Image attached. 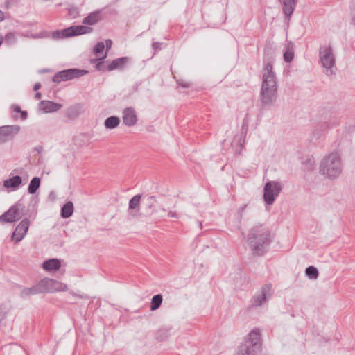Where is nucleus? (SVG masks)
<instances>
[{
  "label": "nucleus",
  "instance_id": "9",
  "mask_svg": "<svg viewBox=\"0 0 355 355\" xmlns=\"http://www.w3.org/2000/svg\"><path fill=\"white\" fill-rule=\"evenodd\" d=\"M25 207L20 203L12 206L8 211L0 216V221L12 223L19 220L24 215Z\"/></svg>",
  "mask_w": 355,
  "mask_h": 355
},
{
  "label": "nucleus",
  "instance_id": "48",
  "mask_svg": "<svg viewBox=\"0 0 355 355\" xmlns=\"http://www.w3.org/2000/svg\"><path fill=\"white\" fill-rule=\"evenodd\" d=\"M4 19V14L3 12L0 10V22L2 21Z\"/></svg>",
  "mask_w": 355,
  "mask_h": 355
},
{
  "label": "nucleus",
  "instance_id": "39",
  "mask_svg": "<svg viewBox=\"0 0 355 355\" xmlns=\"http://www.w3.org/2000/svg\"><path fill=\"white\" fill-rule=\"evenodd\" d=\"M105 56H106V55H104L103 58H100V59H99L100 62H99L96 64V69H97V70H98V71L102 70V68H103V60H104V59H105Z\"/></svg>",
  "mask_w": 355,
  "mask_h": 355
},
{
  "label": "nucleus",
  "instance_id": "45",
  "mask_svg": "<svg viewBox=\"0 0 355 355\" xmlns=\"http://www.w3.org/2000/svg\"><path fill=\"white\" fill-rule=\"evenodd\" d=\"M41 87H42V85L40 83H35L33 87V90L37 91L38 89H40L41 88Z\"/></svg>",
  "mask_w": 355,
  "mask_h": 355
},
{
  "label": "nucleus",
  "instance_id": "21",
  "mask_svg": "<svg viewBox=\"0 0 355 355\" xmlns=\"http://www.w3.org/2000/svg\"><path fill=\"white\" fill-rule=\"evenodd\" d=\"M282 5V11L286 18L293 15L297 4V0H279Z\"/></svg>",
  "mask_w": 355,
  "mask_h": 355
},
{
  "label": "nucleus",
  "instance_id": "22",
  "mask_svg": "<svg viewBox=\"0 0 355 355\" xmlns=\"http://www.w3.org/2000/svg\"><path fill=\"white\" fill-rule=\"evenodd\" d=\"M61 267V261L56 258L49 259L42 263V268L48 272L57 271Z\"/></svg>",
  "mask_w": 355,
  "mask_h": 355
},
{
  "label": "nucleus",
  "instance_id": "12",
  "mask_svg": "<svg viewBox=\"0 0 355 355\" xmlns=\"http://www.w3.org/2000/svg\"><path fill=\"white\" fill-rule=\"evenodd\" d=\"M44 293H54L58 291H66L67 286L57 280L44 278L41 280Z\"/></svg>",
  "mask_w": 355,
  "mask_h": 355
},
{
  "label": "nucleus",
  "instance_id": "52",
  "mask_svg": "<svg viewBox=\"0 0 355 355\" xmlns=\"http://www.w3.org/2000/svg\"><path fill=\"white\" fill-rule=\"evenodd\" d=\"M239 143H240V145H242L241 139H240Z\"/></svg>",
  "mask_w": 355,
  "mask_h": 355
},
{
  "label": "nucleus",
  "instance_id": "17",
  "mask_svg": "<svg viewBox=\"0 0 355 355\" xmlns=\"http://www.w3.org/2000/svg\"><path fill=\"white\" fill-rule=\"evenodd\" d=\"M130 58L128 57H121L113 60L107 67V70L109 71L113 70H122L125 68V65L130 61Z\"/></svg>",
  "mask_w": 355,
  "mask_h": 355
},
{
  "label": "nucleus",
  "instance_id": "41",
  "mask_svg": "<svg viewBox=\"0 0 355 355\" xmlns=\"http://www.w3.org/2000/svg\"><path fill=\"white\" fill-rule=\"evenodd\" d=\"M177 83L183 87L188 88L190 87L191 84L189 83L183 82L182 80H178Z\"/></svg>",
  "mask_w": 355,
  "mask_h": 355
},
{
  "label": "nucleus",
  "instance_id": "14",
  "mask_svg": "<svg viewBox=\"0 0 355 355\" xmlns=\"http://www.w3.org/2000/svg\"><path fill=\"white\" fill-rule=\"evenodd\" d=\"M157 203L156 196H149L144 197L143 200L144 216H150L156 212L155 205Z\"/></svg>",
  "mask_w": 355,
  "mask_h": 355
},
{
  "label": "nucleus",
  "instance_id": "5",
  "mask_svg": "<svg viewBox=\"0 0 355 355\" xmlns=\"http://www.w3.org/2000/svg\"><path fill=\"white\" fill-rule=\"evenodd\" d=\"M320 62L324 68L327 76L335 74L336 67L335 66V55L332 47L330 45L320 46L319 50Z\"/></svg>",
  "mask_w": 355,
  "mask_h": 355
},
{
  "label": "nucleus",
  "instance_id": "38",
  "mask_svg": "<svg viewBox=\"0 0 355 355\" xmlns=\"http://www.w3.org/2000/svg\"><path fill=\"white\" fill-rule=\"evenodd\" d=\"M246 207H247V205L245 204V205H243L242 206H241L239 208V209L237 211V214L239 215L238 218L239 220H241V218H242V213H243V211H244V209H245Z\"/></svg>",
  "mask_w": 355,
  "mask_h": 355
},
{
  "label": "nucleus",
  "instance_id": "8",
  "mask_svg": "<svg viewBox=\"0 0 355 355\" xmlns=\"http://www.w3.org/2000/svg\"><path fill=\"white\" fill-rule=\"evenodd\" d=\"M88 73V71L84 69H78L76 68L64 69L56 73L53 78L54 83H59L61 81H66L79 78Z\"/></svg>",
  "mask_w": 355,
  "mask_h": 355
},
{
  "label": "nucleus",
  "instance_id": "26",
  "mask_svg": "<svg viewBox=\"0 0 355 355\" xmlns=\"http://www.w3.org/2000/svg\"><path fill=\"white\" fill-rule=\"evenodd\" d=\"M283 56L286 62H291L293 60L294 58V44L292 42L287 44Z\"/></svg>",
  "mask_w": 355,
  "mask_h": 355
},
{
  "label": "nucleus",
  "instance_id": "33",
  "mask_svg": "<svg viewBox=\"0 0 355 355\" xmlns=\"http://www.w3.org/2000/svg\"><path fill=\"white\" fill-rule=\"evenodd\" d=\"M105 49V44L103 42H97L93 49L94 53L98 55L101 53Z\"/></svg>",
  "mask_w": 355,
  "mask_h": 355
},
{
  "label": "nucleus",
  "instance_id": "24",
  "mask_svg": "<svg viewBox=\"0 0 355 355\" xmlns=\"http://www.w3.org/2000/svg\"><path fill=\"white\" fill-rule=\"evenodd\" d=\"M101 20V10H96L85 17L82 21L83 24L94 25Z\"/></svg>",
  "mask_w": 355,
  "mask_h": 355
},
{
  "label": "nucleus",
  "instance_id": "2",
  "mask_svg": "<svg viewBox=\"0 0 355 355\" xmlns=\"http://www.w3.org/2000/svg\"><path fill=\"white\" fill-rule=\"evenodd\" d=\"M248 243L253 255L262 256L270 243V234L261 226L254 227L250 230Z\"/></svg>",
  "mask_w": 355,
  "mask_h": 355
},
{
  "label": "nucleus",
  "instance_id": "43",
  "mask_svg": "<svg viewBox=\"0 0 355 355\" xmlns=\"http://www.w3.org/2000/svg\"><path fill=\"white\" fill-rule=\"evenodd\" d=\"M168 216L171 217V218H179L178 214H177L176 212H173V211H169L168 214Z\"/></svg>",
  "mask_w": 355,
  "mask_h": 355
},
{
  "label": "nucleus",
  "instance_id": "42",
  "mask_svg": "<svg viewBox=\"0 0 355 355\" xmlns=\"http://www.w3.org/2000/svg\"><path fill=\"white\" fill-rule=\"evenodd\" d=\"M112 45V41L110 39H107L105 40V46H106L107 51L111 49Z\"/></svg>",
  "mask_w": 355,
  "mask_h": 355
},
{
  "label": "nucleus",
  "instance_id": "11",
  "mask_svg": "<svg viewBox=\"0 0 355 355\" xmlns=\"http://www.w3.org/2000/svg\"><path fill=\"white\" fill-rule=\"evenodd\" d=\"M20 130L21 127L18 125L1 126L0 145L13 139Z\"/></svg>",
  "mask_w": 355,
  "mask_h": 355
},
{
  "label": "nucleus",
  "instance_id": "15",
  "mask_svg": "<svg viewBox=\"0 0 355 355\" xmlns=\"http://www.w3.org/2000/svg\"><path fill=\"white\" fill-rule=\"evenodd\" d=\"M123 123L128 126L132 127L137 122V116L135 110L132 107H128L123 110L122 112Z\"/></svg>",
  "mask_w": 355,
  "mask_h": 355
},
{
  "label": "nucleus",
  "instance_id": "40",
  "mask_svg": "<svg viewBox=\"0 0 355 355\" xmlns=\"http://www.w3.org/2000/svg\"><path fill=\"white\" fill-rule=\"evenodd\" d=\"M11 109L14 112L20 113L21 112V107L17 105H12Z\"/></svg>",
  "mask_w": 355,
  "mask_h": 355
},
{
  "label": "nucleus",
  "instance_id": "37",
  "mask_svg": "<svg viewBox=\"0 0 355 355\" xmlns=\"http://www.w3.org/2000/svg\"><path fill=\"white\" fill-rule=\"evenodd\" d=\"M128 215L130 216H131L132 218H135V217H141V216H144V214L143 212H140L139 213V209H137V210L135 209V210H128Z\"/></svg>",
  "mask_w": 355,
  "mask_h": 355
},
{
  "label": "nucleus",
  "instance_id": "34",
  "mask_svg": "<svg viewBox=\"0 0 355 355\" xmlns=\"http://www.w3.org/2000/svg\"><path fill=\"white\" fill-rule=\"evenodd\" d=\"M9 311L10 309L6 307L5 305H0V323L6 318Z\"/></svg>",
  "mask_w": 355,
  "mask_h": 355
},
{
  "label": "nucleus",
  "instance_id": "4",
  "mask_svg": "<svg viewBox=\"0 0 355 355\" xmlns=\"http://www.w3.org/2000/svg\"><path fill=\"white\" fill-rule=\"evenodd\" d=\"M260 350L259 332L253 330L249 334V337L239 346L236 355H257Z\"/></svg>",
  "mask_w": 355,
  "mask_h": 355
},
{
  "label": "nucleus",
  "instance_id": "7",
  "mask_svg": "<svg viewBox=\"0 0 355 355\" xmlns=\"http://www.w3.org/2000/svg\"><path fill=\"white\" fill-rule=\"evenodd\" d=\"M282 190L279 182L269 181L263 188V200L268 205H272Z\"/></svg>",
  "mask_w": 355,
  "mask_h": 355
},
{
  "label": "nucleus",
  "instance_id": "51",
  "mask_svg": "<svg viewBox=\"0 0 355 355\" xmlns=\"http://www.w3.org/2000/svg\"><path fill=\"white\" fill-rule=\"evenodd\" d=\"M199 226H200V228L202 227V223L201 222H199Z\"/></svg>",
  "mask_w": 355,
  "mask_h": 355
},
{
  "label": "nucleus",
  "instance_id": "10",
  "mask_svg": "<svg viewBox=\"0 0 355 355\" xmlns=\"http://www.w3.org/2000/svg\"><path fill=\"white\" fill-rule=\"evenodd\" d=\"M272 295V284L270 283L263 285L259 292L254 294L252 299V306H260Z\"/></svg>",
  "mask_w": 355,
  "mask_h": 355
},
{
  "label": "nucleus",
  "instance_id": "18",
  "mask_svg": "<svg viewBox=\"0 0 355 355\" xmlns=\"http://www.w3.org/2000/svg\"><path fill=\"white\" fill-rule=\"evenodd\" d=\"M84 112V105L76 103L68 107L65 111V116L70 120H74Z\"/></svg>",
  "mask_w": 355,
  "mask_h": 355
},
{
  "label": "nucleus",
  "instance_id": "23",
  "mask_svg": "<svg viewBox=\"0 0 355 355\" xmlns=\"http://www.w3.org/2000/svg\"><path fill=\"white\" fill-rule=\"evenodd\" d=\"M337 123H328V122H320L318 124L316 128L314 130L313 133L317 137H320L324 133H325L329 128L333 126L337 125Z\"/></svg>",
  "mask_w": 355,
  "mask_h": 355
},
{
  "label": "nucleus",
  "instance_id": "44",
  "mask_svg": "<svg viewBox=\"0 0 355 355\" xmlns=\"http://www.w3.org/2000/svg\"><path fill=\"white\" fill-rule=\"evenodd\" d=\"M20 114L21 120H26L28 117V112L26 111L21 110V112H20Z\"/></svg>",
  "mask_w": 355,
  "mask_h": 355
},
{
  "label": "nucleus",
  "instance_id": "30",
  "mask_svg": "<svg viewBox=\"0 0 355 355\" xmlns=\"http://www.w3.org/2000/svg\"><path fill=\"white\" fill-rule=\"evenodd\" d=\"M141 198V194L134 196L129 201L128 209L129 210H135L139 207L140 200Z\"/></svg>",
  "mask_w": 355,
  "mask_h": 355
},
{
  "label": "nucleus",
  "instance_id": "46",
  "mask_svg": "<svg viewBox=\"0 0 355 355\" xmlns=\"http://www.w3.org/2000/svg\"><path fill=\"white\" fill-rule=\"evenodd\" d=\"M160 45H161V43H159V42H154L153 44V47L155 49H160Z\"/></svg>",
  "mask_w": 355,
  "mask_h": 355
},
{
  "label": "nucleus",
  "instance_id": "6",
  "mask_svg": "<svg viewBox=\"0 0 355 355\" xmlns=\"http://www.w3.org/2000/svg\"><path fill=\"white\" fill-rule=\"evenodd\" d=\"M92 31V28L83 25L71 26L60 31L58 30L54 31L52 34V38L54 40L64 39L70 37L89 33Z\"/></svg>",
  "mask_w": 355,
  "mask_h": 355
},
{
  "label": "nucleus",
  "instance_id": "36",
  "mask_svg": "<svg viewBox=\"0 0 355 355\" xmlns=\"http://www.w3.org/2000/svg\"><path fill=\"white\" fill-rule=\"evenodd\" d=\"M15 35L13 33H8L5 35L4 40L8 44H12L15 42Z\"/></svg>",
  "mask_w": 355,
  "mask_h": 355
},
{
  "label": "nucleus",
  "instance_id": "1",
  "mask_svg": "<svg viewBox=\"0 0 355 355\" xmlns=\"http://www.w3.org/2000/svg\"><path fill=\"white\" fill-rule=\"evenodd\" d=\"M277 98V78L272 71V64L268 62L264 68L260 90L261 108H269Z\"/></svg>",
  "mask_w": 355,
  "mask_h": 355
},
{
  "label": "nucleus",
  "instance_id": "31",
  "mask_svg": "<svg viewBox=\"0 0 355 355\" xmlns=\"http://www.w3.org/2000/svg\"><path fill=\"white\" fill-rule=\"evenodd\" d=\"M305 273L308 277L315 279L318 277L319 272L317 268L310 266L306 268Z\"/></svg>",
  "mask_w": 355,
  "mask_h": 355
},
{
  "label": "nucleus",
  "instance_id": "35",
  "mask_svg": "<svg viewBox=\"0 0 355 355\" xmlns=\"http://www.w3.org/2000/svg\"><path fill=\"white\" fill-rule=\"evenodd\" d=\"M68 12L72 18H76L79 15V9L75 6H71L69 8Z\"/></svg>",
  "mask_w": 355,
  "mask_h": 355
},
{
  "label": "nucleus",
  "instance_id": "50",
  "mask_svg": "<svg viewBox=\"0 0 355 355\" xmlns=\"http://www.w3.org/2000/svg\"><path fill=\"white\" fill-rule=\"evenodd\" d=\"M13 172H15V173H19V169H15V170L13 171Z\"/></svg>",
  "mask_w": 355,
  "mask_h": 355
},
{
  "label": "nucleus",
  "instance_id": "29",
  "mask_svg": "<svg viewBox=\"0 0 355 355\" xmlns=\"http://www.w3.org/2000/svg\"><path fill=\"white\" fill-rule=\"evenodd\" d=\"M162 302H163V297L161 294H157V295H154L152 297L151 302H150V311H154L158 309L161 306Z\"/></svg>",
  "mask_w": 355,
  "mask_h": 355
},
{
  "label": "nucleus",
  "instance_id": "53",
  "mask_svg": "<svg viewBox=\"0 0 355 355\" xmlns=\"http://www.w3.org/2000/svg\"><path fill=\"white\" fill-rule=\"evenodd\" d=\"M162 210L163 211H166V209H165L164 208H162Z\"/></svg>",
  "mask_w": 355,
  "mask_h": 355
},
{
  "label": "nucleus",
  "instance_id": "20",
  "mask_svg": "<svg viewBox=\"0 0 355 355\" xmlns=\"http://www.w3.org/2000/svg\"><path fill=\"white\" fill-rule=\"evenodd\" d=\"M23 184L22 178L15 175L3 181V187L11 191H16Z\"/></svg>",
  "mask_w": 355,
  "mask_h": 355
},
{
  "label": "nucleus",
  "instance_id": "54",
  "mask_svg": "<svg viewBox=\"0 0 355 355\" xmlns=\"http://www.w3.org/2000/svg\"><path fill=\"white\" fill-rule=\"evenodd\" d=\"M62 6V3L58 4V6Z\"/></svg>",
  "mask_w": 355,
  "mask_h": 355
},
{
  "label": "nucleus",
  "instance_id": "19",
  "mask_svg": "<svg viewBox=\"0 0 355 355\" xmlns=\"http://www.w3.org/2000/svg\"><path fill=\"white\" fill-rule=\"evenodd\" d=\"M62 105L51 101H42L39 103V108L44 113L55 112L58 111Z\"/></svg>",
  "mask_w": 355,
  "mask_h": 355
},
{
  "label": "nucleus",
  "instance_id": "47",
  "mask_svg": "<svg viewBox=\"0 0 355 355\" xmlns=\"http://www.w3.org/2000/svg\"><path fill=\"white\" fill-rule=\"evenodd\" d=\"M42 97V94L40 92H37L35 95V98L37 99V100H39Z\"/></svg>",
  "mask_w": 355,
  "mask_h": 355
},
{
  "label": "nucleus",
  "instance_id": "27",
  "mask_svg": "<svg viewBox=\"0 0 355 355\" xmlns=\"http://www.w3.org/2000/svg\"><path fill=\"white\" fill-rule=\"evenodd\" d=\"M120 119L118 116H112L107 117L104 122V125L107 129H114L119 126Z\"/></svg>",
  "mask_w": 355,
  "mask_h": 355
},
{
  "label": "nucleus",
  "instance_id": "25",
  "mask_svg": "<svg viewBox=\"0 0 355 355\" xmlns=\"http://www.w3.org/2000/svg\"><path fill=\"white\" fill-rule=\"evenodd\" d=\"M73 204L71 201L67 202L61 208L60 216L63 218H67L73 213Z\"/></svg>",
  "mask_w": 355,
  "mask_h": 355
},
{
  "label": "nucleus",
  "instance_id": "13",
  "mask_svg": "<svg viewBox=\"0 0 355 355\" xmlns=\"http://www.w3.org/2000/svg\"><path fill=\"white\" fill-rule=\"evenodd\" d=\"M30 225V221L28 218L23 219L16 227L12 235V239L16 243L21 241L26 236Z\"/></svg>",
  "mask_w": 355,
  "mask_h": 355
},
{
  "label": "nucleus",
  "instance_id": "28",
  "mask_svg": "<svg viewBox=\"0 0 355 355\" xmlns=\"http://www.w3.org/2000/svg\"><path fill=\"white\" fill-rule=\"evenodd\" d=\"M41 179L39 177H34L30 182L28 187V193L34 194L40 187Z\"/></svg>",
  "mask_w": 355,
  "mask_h": 355
},
{
  "label": "nucleus",
  "instance_id": "49",
  "mask_svg": "<svg viewBox=\"0 0 355 355\" xmlns=\"http://www.w3.org/2000/svg\"><path fill=\"white\" fill-rule=\"evenodd\" d=\"M352 23L355 25V15L352 17Z\"/></svg>",
  "mask_w": 355,
  "mask_h": 355
},
{
  "label": "nucleus",
  "instance_id": "16",
  "mask_svg": "<svg viewBox=\"0 0 355 355\" xmlns=\"http://www.w3.org/2000/svg\"><path fill=\"white\" fill-rule=\"evenodd\" d=\"M44 293L43 286L42 284V282H39L37 284H35L32 287L23 288L21 293L20 297L21 298H26L31 295H35L37 294Z\"/></svg>",
  "mask_w": 355,
  "mask_h": 355
},
{
  "label": "nucleus",
  "instance_id": "3",
  "mask_svg": "<svg viewBox=\"0 0 355 355\" xmlns=\"http://www.w3.org/2000/svg\"><path fill=\"white\" fill-rule=\"evenodd\" d=\"M342 171V159L338 152L331 153L321 160L319 172L327 178L331 180H336L340 176Z\"/></svg>",
  "mask_w": 355,
  "mask_h": 355
},
{
  "label": "nucleus",
  "instance_id": "32",
  "mask_svg": "<svg viewBox=\"0 0 355 355\" xmlns=\"http://www.w3.org/2000/svg\"><path fill=\"white\" fill-rule=\"evenodd\" d=\"M169 336V332L166 329H160L156 334V338L160 341H163Z\"/></svg>",
  "mask_w": 355,
  "mask_h": 355
}]
</instances>
